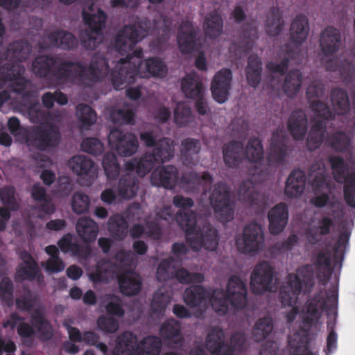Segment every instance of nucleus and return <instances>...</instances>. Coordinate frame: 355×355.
<instances>
[{"label":"nucleus","mask_w":355,"mask_h":355,"mask_svg":"<svg viewBox=\"0 0 355 355\" xmlns=\"http://www.w3.org/2000/svg\"><path fill=\"white\" fill-rule=\"evenodd\" d=\"M90 200L86 194L83 192H76L71 199V208L74 213L81 214L89 211Z\"/></svg>","instance_id":"774afa93"},{"label":"nucleus","mask_w":355,"mask_h":355,"mask_svg":"<svg viewBox=\"0 0 355 355\" xmlns=\"http://www.w3.org/2000/svg\"><path fill=\"white\" fill-rule=\"evenodd\" d=\"M309 32V26L307 17L302 14L297 15L291 25V41L297 46H300L306 40Z\"/></svg>","instance_id":"473e14b6"},{"label":"nucleus","mask_w":355,"mask_h":355,"mask_svg":"<svg viewBox=\"0 0 355 355\" xmlns=\"http://www.w3.org/2000/svg\"><path fill=\"white\" fill-rule=\"evenodd\" d=\"M232 73L230 69H223L216 73L211 85L213 98L218 103H225L231 87Z\"/></svg>","instance_id":"6ab92c4d"},{"label":"nucleus","mask_w":355,"mask_h":355,"mask_svg":"<svg viewBox=\"0 0 355 355\" xmlns=\"http://www.w3.org/2000/svg\"><path fill=\"white\" fill-rule=\"evenodd\" d=\"M309 106L316 116L313 120H323L327 122L335 119V112L327 103L320 100H313L310 102Z\"/></svg>","instance_id":"052dcab7"},{"label":"nucleus","mask_w":355,"mask_h":355,"mask_svg":"<svg viewBox=\"0 0 355 355\" xmlns=\"http://www.w3.org/2000/svg\"><path fill=\"white\" fill-rule=\"evenodd\" d=\"M264 236L261 226L251 223L243 229V235L236 241L238 250L243 254L257 252L262 249Z\"/></svg>","instance_id":"ddd939ff"},{"label":"nucleus","mask_w":355,"mask_h":355,"mask_svg":"<svg viewBox=\"0 0 355 355\" xmlns=\"http://www.w3.org/2000/svg\"><path fill=\"white\" fill-rule=\"evenodd\" d=\"M330 100L335 114L343 116L349 112L350 103L346 90L339 87L332 89Z\"/></svg>","instance_id":"4c0bfd02"},{"label":"nucleus","mask_w":355,"mask_h":355,"mask_svg":"<svg viewBox=\"0 0 355 355\" xmlns=\"http://www.w3.org/2000/svg\"><path fill=\"white\" fill-rule=\"evenodd\" d=\"M162 347L157 336H148L137 343L135 334L125 331L117 338L114 355H159Z\"/></svg>","instance_id":"6e6552de"},{"label":"nucleus","mask_w":355,"mask_h":355,"mask_svg":"<svg viewBox=\"0 0 355 355\" xmlns=\"http://www.w3.org/2000/svg\"><path fill=\"white\" fill-rule=\"evenodd\" d=\"M139 189V180L131 173L123 175L119 181L117 191L119 196L123 199L134 198Z\"/></svg>","instance_id":"ea45409f"},{"label":"nucleus","mask_w":355,"mask_h":355,"mask_svg":"<svg viewBox=\"0 0 355 355\" xmlns=\"http://www.w3.org/2000/svg\"><path fill=\"white\" fill-rule=\"evenodd\" d=\"M328 162L333 171L335 181L344 184L343 196L348 206L355 208V172L345 175L347 165L340 156L330 155Z\"/></svg>","instance_id":"9b49d317"},{"label":"nucleus","mask_w":355,"mask_h":355,"mask_svg":"<svg viewBox=\"0 0 355 355\" xmlns=\"http://www.w3.org/2000/svg\"><path fill=\"white\" fill-rule=\"evenodd\" d=\"M102 165L107 178L110 180H115L119 175L120 165L116 155L108 152L103 156Z\"/></svg>","instance_id":"680f3d73"},{"label":"nucleus","mask_w":355,"mask_h":355,"mask_svg":"<svg viewBox=\"0 0 355 355\" xmlns=\"http://www.w3.org/2000/svg\"><path fill=\"white\" fill-rule=\"evenodd\" d=\"M273 330V320L270 316L258 319L252 329V337L256 342L265 340Z\"/></svg>","instance_id":"5fc2aeb1"},{"label":"nucleus","mask_w":355,"mask_h":355,"mask_svg":"<svg viewBox=\"0 0 355 355\" xmlns=\"http://www.w3.org/2000/svg\"><path fill=\"white\" fill-rule=\"evenodd\" d=\"M309 180L315 189L324 187L327 185V173L322 161H317L312 164L309 171Z\"/></svg>","instance_id":"3c124183"},{"label":"nucleus","mask_w":355,"mask_h":355,"mask_svg":"<svg viewBox=\"0 0 355 355\" xmlns=\"http://www.w3.org/2000/svg\"><path fill=\"white\" fill-rule=\"evenodd\" d=\"M181 89L188 98L194 99L203 94L202 83L195 73H188L182 78Z\"/></svg>","instance_id":"37998d69"},{"label":"nucleus","mask_w":355,"mask_h":355,"mask_svg":"<svg viewBox=\"0 0 355 355\" xmlns=\"http://www.w3.org/2000/svg\"><path fill=\"white\" fill-rule=\"evenodd\" d=\"M175 259L169 257L161 260L156 271V278L158 282H165L174 279L176 267L174 265Z\"/></svg>","instance_id":"bf43d9fd"},{"label":"nucleus","mask_w":355,"mask_h":355,"mask_svg":"<svg viewBox=\"0 0 355 355\" xmlns=\"http://www.w3.org/2000/svg\"><path fill=\"white\" fill-rule=\"evenodd\" d=\"M193 121L191 108L185 103L179 102L174 110V122L180 127H184Z\"/></svg>","instance_id":"0e129e2a"},{"label":"nucleus","mask_w":355,"mask_h":355,"mask_svg":"<svg viewBox=\"0 0 355 355\" xmlns=\"http://www.w3.org/2000/svg\"><path fill=\"white\" fill-rule=\"evenodd\" d=\"M201 146L199 140L187 138L182 141L181 157L184 164H195Z\"/></svg>","instance_id":"de8ad7c7"},{"label":"nucleus","mask_w":355,"mask_h":355,"mask_svg":"<svg viewBox=\"0 0 355 355\" xmlns=\"http://www.w3.org/2000/svg\"><path fill=\"white\" fill-rule=\"evenodd\" d=\"M178 226L185 232L187 242L193 251L198 252L202 248L209 251L216 250L219 243L217 230L209 224L198 227L196 214L179 213Z\"/></svg>","instance_id":"39448f33"},{"label":"nucleus","mask_w":355,"mask_h":355,"mask_svg":"<svg viewBox=\"0 0 355 355\" xmlns=\"http://www.w3.org/2000/svg\"><path fill=\"white\" fill-rule=\"evenodd\" d=\"M157 162L149 153H145L140 159H133L126 163V169L135 171L140 177H144L155 166Z\"/></svg>","instance_id":"a18cd8bd"},{"label":"nucleus","mask_w":355,"mask_h":355,"mask_svg":"<svg viewBox=\"0 0 355 355\" xmlns=\"http://www.w3.org/2000/svg\"><path fill=\"white\" fill-rule=\"evenodd\" d=\"M211 207L218 220L222 223H227L234 218V205L231 201L230 191L224 182L214 184L209 195Z\"/></svg>","instance_id":"f8f14e48"},{"label":"nucleus","mask_w":355,"mask_h":355,"mask_svg":"<svg viewBox=\"0 0 355 355\" xmlns=\"http://www.w3.org/2000/svg\"><path fill=\"white\" fill-rule=\"evenodd\" d=\"M168 73L166 64L159 58H150L144 60V65L141 72L137 77L153 76L164 78Z\"/></svg>","instance_id":"58836bf2"},{"label":"nucleus","mask_w":355,"mask_h":355,"mask_svg":"<svg viewBox=\"0 0 355 355\" xmlns=\"http://www.w3.org/2000/svg\"><path fill=\"white\" fill-rule=\"evenodd\" d=\"M31 52V46L27 41L24 40L15 41L9 45L6 52V58L9 60L5 64H17L21 69L20 74H22L24 68L21 62L28 59Z\"/></svg>","instance_id":"393cba45"},{"label":"nucleus","mask_w":355,"mask_h":355,"mask_svg":"<svg viewBox=\"0 0 355 355\" xmlns=\"http://www.w3.org/2000/svg\"><path fill=\"white\" fill-rule=\"evenodd\" d=\"M108 142L110 147L123 157L132 155L137 152L139 146L137 138L134 134L124 132L118 128L110 131Z\"/></svg>","instance_id":"2eb2a0df"},{"label":"nucleus","mask_w":355,"mask_h":355,"mask_svg":"<svg viewBox=\"0 0 355 355\" xmlns=\"http://www.w3.org/2000/svg\"><path fill=\"white\" fill-rule=\"evenodd\" d=\"M196 33L191 21H184L178 28L177 42L183 54L191 53L196 45Z\"/></svg>","instance_id":"412c9836"},{"label":"nucleus","mask_w":355,"mask_h":355,"mask_svg":"<svg viewBox=\"0 0 355 355\" xmlns=\"http://www.w3.org/2000/svg\"><path fill=\"white\" fill-rule=\"evenodd\" d=\"M284 26L282 13L277 7H272L267 13L265 21L266 33L270 37L279 35Z\"/></svg>","instance_id":"a19ab883"},{"label":"nucleus","mask_w":355,"mask_h":355,"mask_svg":"<svg viewBox=\"0 0 355 355\" xmlns=\"http://www.w3.org/2000/svg\"><path fill=\"white\" fill-rule=\"evenodd\" d=\"M269 231L272 235H277L286 227L288 220V210L286 203L280 202L274 206L268 212Z\"/></svg>","instance_id":"b1692460"},{"label":"nucleus","mask_w":355,"mask_h":355,"mask_svg":"<svg viewBox=\"0 0 355 355\" xmlns=\"http://www.w3.org/2000/svg\"><path fill=\"white\" fill-rule=\"evenodd\" d=\"M119 266L110 260L103 259L96 265L95 270L89 274L90 280L94 284L108 283L119 276Z\"/></svg>","instance_id":"5701e85b"},{"label":"nucleus","mask_w":355,"mask_h":355,"mask_svg":"<svg viewBox=\"0 0 355 355\" xmlns=\"http://www.w3.org/2000/svg\"><path fill=\"white\" fill-rule=\"evenodd\" d=\"M47 39L51 46L67 51L73 49L77 47L78 44L76 37L71 33L66 31L51 32L48 35Z\"/></svg>","instance_id":"72a5a7b5"},{"label":"nucleus","mask_w":355,"mask_h":355,"mask_svg":"<svg viewBox=\"0 0 355 355\" xmlns=\"http://www.w3.org/2000/svg\"><path fill=\"white\" fill-rule=\"evenodd\" d=\"M306 177L300 169H294L289 174L285 186L284 193L287 198L300 197L305 189Z\"/></svg>","instance_id":"cd10ccee"},{"label":"nucleus","mask_w":355,"mask_h":355,"mask_svg":"<svg viewBox=\"0 0 355 355\" xmlns=\"http://www.w3.org/2000/svg\"><path fill=\"white\" fill-rule=\"evenodd\" d=\"M287 126L295 140H303L307 132L306 114L299 110L293 111L288 120Z\"/></svg>","instance_id":"7c9ffc66"},{"label":"nucleus","mask_w":355,"mask_h":355,"mask_svg":"<svg viewBox=\"0 0 355 355\" xmlns=\"http://www.w3.org/2000/svg\"><path fill=\"white\" fill-rule=\"evenodd\" d=\"M94 3H90L87 10L83 9L82 12L83 19L89 30L80 35L82 46L87 50L95 49L103 40V29L105 26L107 19L106 14L101 9L94 12Z\"/></svg>","instance_id":"1a4fd4ad"},{"label":"nucleus","mask_w":355,"mask_h":355,"mask_svg":"<svg viewBox=\"0 0 355 355\" xmlns=\"http://www.w3.org/2000/svg\"><path fill=\"white\" fill-rule=\"evenodd\" d=\"M159 334L161 338L173 347L182 345L184 338L181 333L180 323L170 318L166 320L160 327Z\"/></svg>","instance_id":"a878e982"},{"label":"nucleus","mask_w":355,"mask_h":355,"mask_svg":"<svg viewBox=\"0 0 355 355\" xmlns=\"http://www.w3.org/2000/svg\"><path fill=\"white\" fill-rule=\"evenodd\" d=\"M32 70L38 77L51 76L57 84L75 83L89 85L100 82L109 71L106 58L95 54L89 67L79 61L59 60L51 55H39L32 64Z\"/></svg>","instance_id":"f257e3e1"},{"label":"nucleus","mask_w":355,"mask_h":355,"mask_svg":"<svg viewBox=\"0 0 355 355\" xmlns=\"http://www.w3.org/2000/svg\"><path fill=\"white\" fill-rule=\"evenodd\" d=\"M148 31L140 24L126 25L117 33L114 40L116 50L121 54L128 53L124 58L116 62L110 73V79L116 89H122L127 85L133 84L137 76L141 72L144 60L143 50H133L136 44L147 36Z\"/></svg>","instance_id":"f03ea898"},{"label":"nucleus","mask_w":355,"mask_h":355,"mask_svg":"<svg viewBox=\"0 0 355 355\" xmlns=\"http://www.w3.org/2000/svg\"><path fill=\"white\" fill-rule=\"evenodd\" d=\"M182 181L194 190L205 191L207 187L212 184L213 178L207 171L203 172L202 175L193 171L184 175Z\"/></svg>","instance_id":"49530a36"},{"label":"nucleus","mask_w":355,"mask_h":355,"mask_svg":"<svg viewBox=\"0 0 355 355\" xmlns=\"http://www.w3.org/2000/svg\"><path fill=\"white\" fill-rule=\"evenodd\" d=\"M149 153L154 157L157 164L168 162L174 157V141L168 137L160 139L157 141V145L153 149L152 153Z\"/></svg>","instance_id":"c9c22d12"},{"label":"nucleus","mask_w":355,"mask_h":355,"mask_svg":"<svg viewBox=\"0 0 355 355\" xmlns=\"http://www.w3.org/2000/svg\"><path fill=\"white\" fill-rule=\"evenodd\" d=\"M31 136L33 144L40 150L56 147L60 141V132L53 123H46L35 127L32 130Z\"/></svg>","instance_id":"dca6fc26"},{"label":"nucleus","mask_w":355,"mask_h":355,"mask_svg":"<svg viewBox=\"0 0 355 355\" xmlns=\"http://www.w3.org/2000/svg\"><path fill=\"white\" fill-rule=\"evenodd\" d=\"M174 279L182 284H190L202 282L204 275L200 272H191L184 268H176Z\"/></svg>","instance_id":"338daca9"},{"label":"nucleus","mask_w":355,"mask_h":355,"mask_svg":"<svg viewBox=\"0 0 355 355\" xmlns=\"http://www.w3.org/2000/svg\"><path fill=\"white\" fill-rule=\"evenodd\" d=\"M277 55L281 59V61L279 62L274 61L268 62L266 64V68L272 73L284 76L288 69L291 60L295 58V50L291 44H286L280 48Z\"/></svg>","instance_id":"c85d7f7f"},{"label":"nucleus","mask_w":355,"mask_h":355,"mask_svg":"<svg viewBox=\"0 0 355 355\" xmlns=\"http://www.w3.org/2000/svg\"><path fill=\"white\" fill-rule=\"evenodd\" d=\"M76 114L83 127H89L96 121L97 116L95 110L86 104L81 103L77 106Z\"/></svg>","instance_id":"69168bd1"},{"label":"nucleus","mask_w":355,"mask_h":355,"mask_svg":"<svg viewBox=\"0 0 355 355\" xmlns=\"http://www.w3.org/2000/svg\"><path fill=\"white\" fill-rule=\"evenodd\" d=\"M69 167L77 175L90 174L94 168V162L85 155H75L68 162Z\"/></svg>","instance_id":"6e6d98bb"},{"label":"nucleus","mask_w":355,"mask_h":355,"mask_svg":"<svg viewBox=\"0 0 355 355\" xmlns=\"http://www.w3.org/2000/svg\"><path fill=\"white\" fill-rule=\"evenodd\" d=\"M223 156L225 166L231 168H238L244 157L252 163L259 164L263 159V147L258 137H250L245 149L244 142L232 140L223 146Z\"/></svg>","instance_id":"0eeeda50"},{"label":"nucleus","mask_w":355,"mask_h":355,"mask_svg":"<svg viewBox=\"0 0 355 355\" xmlns=\"http://www.w3.org/2000/svg\"><path fill=\"white\" fill-rule=\"evenodd\" d=\"M128 228V222L121 215L114 214L109 218L107 230L115 240H123L127 236Z\"/></svg>","instance_id":"8fccbe9b"},{"label":"nucleus","mask_w":355,"mask_h":355,"mask_svg":"<svg viewBox=\"0 0 355 355\" xmlns=\"http://www.w3.org/2000/svg\"><path fill=\"white\" fill-rule=\"evenodd\" d=\"M245 73L248 84L252 87H257L261 82L262 73V61L257 55L252 54L249 56Z\"/></svg>","instance_id":"c03bdc74"},{"label":"nucleus","mask_w":355,"mask_h":355,"mask_svg":"<svg viewBox=\"0 0 355 355\" xmlns=\"http://www.w3.org/2000/svg\"><path fill=\"white\" fill-rule=\"evenodd\" d=\"M273 277V268L268 261L258 263L251 275L250 287L252 293L260 295L270 291Z\"/></svg>","instance_id":"f3484780"},{"label":"nucleus","mask_w":355,"mask_h":355,"mask_svg":"<svg viewBox=\"0 0 355 355\" xmlns=\"http://www.w3.org/2000/svg\"><path fill=\"white\" fill-rule=\"evenodd\" d=\"M225 332L214 327L209 332L205 342L206 349L211 355H234L235 351L242 352L245 347V337L242 333L232 335L230 344L225 343Z\"/></svg>","instance_id":"9d476101"},{"label":"nucleus","mask_w":355,"mask_h":355,"mask_svg":"<svg viewBox=\"0 0 355 355\" xmlns=\"http://www.w3.org/2000/svg\"><path fill=\"white\" fill-rule=\"evenodd\" d=\"M239 198L250 207L262 208L264 205L263 196L255 190L254 184L250 180H243L239 185Z\"/></svg>","instance_id":"bb28decb"},{"label":"nucleus","mask_w":355,"mask_h":355,"mask_svg":"<svg viewBox=\"0 0 355 355\" xmlns=\"http://www.w3.org/2000/svg\"><path fill=\"white\" fill-rule=\"evenodd\" d=\"M248 288L245 283L238 276H232L227 282L226 291L216 288L212 291L210 302L213 309L220 315H225L229 305L236 309H243L247 304Z\"/></svg>","instance_id":"423d86ee"},{"label":"nucleus","mask_w":355,"mask_h":355,"mask_svg":"<svg viewBox=\"0 0 355 355\" xmlns=\"http://www.w3.org/2000/svg\"><path fill=\"white\" fill-rule=\"evenodd\" d=\"M327 122L323 120H312V125L308 133L306 146L309 151L320 148L327 134Z\"/></svg>","instance_id":"c756f323"},{"label":"nucleus","mask_w":355,"mask_h":355,"mask_svg":"<svg viewBox=\"0 0 355 355\" xmlns=\"http://www.w3.org/2000/svg\"><path fill=\"white\" fill-rule=\"evenodd\" d=\"M338 300V286L333 285L326 293L324 297L320 291L312 297L307 300L302 309V329L309 332L316 324L323 311L327 315V328L329 332L336 331L337 320V307Z\"/></svg>","instance_id":"7ed1b4c3"},{"label":"nucleus","mask_w":355,"mask_h":355,"mask_svg":"<svg viewBox=\"0 0 355 355\" xmlns=\"http://www.w3.org/2000/svg\"><path fill=\"white\" fill-rule=\"evenodd\" d=\"M334 227V220L329 216H322L318 222V225L311 228L308 232V236L310 241L316 244L321 241L322 236H326L331 232V230Z\"/></svg>","instance_id":"09e8293b"},{"label":"nucleus","mask_w":355,"mask_h":355,"mask_svg":"<svg viewBox=\"0 0 355 355\" xmlns=\"http://www.w3.org/2000/svg\"><path fill=\"white\" fill-rule=\"evenodd\" d=\"M259 38L258 29L249 21L244 23L239 31V42L242 50L249 53Z\"/></svg>","instance_id":"79ce46f5"},{"label":"nucleus","mask_w":355,"mask_h":355,"mask_svg":"<svg viewBox=\"0 0 355 355\" xmlns=\"http://www.w3.org/2000/svg\"><path fill=\"white\" fill-rule=\"evenodd\" d=\"M120 291L127 296L138 294L141 288V281L139 275L134 272H125L117 276Z\"/></svg>","instance_id":"2f4dec72"},{"label":"nucleus","mask_w":355,"mask_h":355,"mask_svg":"<svg viewBox=\"0 0 355 355\" xmlns=\"http://www.w3.org/2000/svg\"><path fill=\"white\" fill-rule=\"evenodd\" d=\"M301 316L302 317V314ZM300 329L304 332L303 334L296 332L288 338V346L292 355H300L307 343L308 332L304 331L302 324H301Z\"/></svg>","instance_id":"e2e57ef3"},{"label":"nucleus","mask_w":355,"mask_h":355,"mask_svg":"<svg viewBox=\"0 0 355 355\" xmlns=\"http://www.w3.org/2000/svg\"><path fill=\"white\" fill-rule=\"evenodd\" d=\"M326 145L337 153H347L351 150L352 138L345 131L336 130L326 137Z\"/></svg>","instance_id":"e433bc0d"},{"label":"nucleus","mask_w":355,"mask_h":355,"mask_svg":"<svg viewBox=\"0 0 355 355\" xmlns=\"http://www.w3.org/2000/svg\"><path fill=\"white\" fill-rule=\"evenodd\" d=\"M31 322H21L17 327V333L22 338H31L35 334V329L45 338L49 339L53 335L52 327L49 322L44 318L43 313L39 310H35L31 317Z\"/></svg>","instance_id":"4468645a"},{"label":"nucleus","mask_w":355,"mask_h":355,"mask_svg":"<svg viewBox=\"0 0 355 355\" xmlns=\"http://www.w3.org/2000/svg\"><path fill=\"white\" fill-rule=\"evenodd\" d=\"M314 284V272L310 265L302 266L297 269L295 273L287 275L286 282L280 288L279 294L282 305L292 307L286 315L287 324H292L300 313L299 308L295 305L302 290L304 293H309Z\"/></svg>","instance_id":"20e7f679"},{"label":"nucleus","mask_w":355,"mask_h":355,"mask_svg":"<svg viewBox=\"0 0 355 355\" xmlns=\"http://www.w3.org/2000/svg\"><path fill=\"white\" fill-rule=\"evenodd\" d=\"M30 259L31 262L19 266V268L17 271L16 278L19 281L37 280L38 282H40L43 280V276L34 259Z\"/></svg>","instance_id":"864d4df0"},{"label":"nucleus","mask_w":355,"mask_h":355,"mask_svg":"<svg viewBox=\"0 0 355 355\" xmlns=\"http://www.w3.org/2000/svg\"><path fill=\"white\" fill-rule=\"evenodd\" d=\"M76 230L78 236L85 243H91L97 237L98 225L90 218L81 217L77 221Z\"/></svg>","instance_id":"f704fd0d"},{"label":"nucleus","mask_w":355,"mask_h":355,"mask_svg":"<svg viewBox=\"0 0 355 355\" xmlns=\"http://www.w3.org/2000/svg\"><path fill=\"white\" fill-rule=\"evenodd\" d=\"M178 178V171L175 166L173 165L159 166L153 171L151 182L157 187L172 189L176 185Z\"/></svg>","instance_id":"4be33fe9"},{"label":"nucleus","mask_w":355,"mask_h":355,"mask_svg":"<svg viewBox=\"0 0 355 355\" xmlns=\"http://www.w3.org/2000/svg\"><path fill=\"white\" fill-rule=\"evenodd\" d=\"M287 157V146L285 137L282 132L276 130L272 132L268 154L266 157L269 166H278L285 162Z\"/></svg>","instance_id":"aec40b11"},{"label":"nucleus","mask_w":355,"mask_h":355,"mask_svg":"<svg viewBox=\"0 0 355 355\" xmlns=\"http://www.w3.org/2000/svg\"><path fill=\"white\" fill-rule=\"evenodd\" d=\"M342 46V35L339 29L329 26L320 34V47L326 58L335 55Z\"/></svg>","instance_id":"a211bd4d"},{"label":"nucleus","mask_w":355,"mask_h":355,"mask_svg":"<svg viewBox=\"0 0 355 355\" xmlns=\"http://www.w3.org/2000/svg\"><path fill=\"white\" fill-rule=\"evenodd\" d=\"M208 297L206 290L200 285L187 288L184 294L185 303L191 307L200 306Z\"/></svg>","instance_id":"13d9d810"},{"label":"nucleus","mask_w":355,"mask_h":355,"mask_svg":"<svg viewBox=\"0 0 355 355\" xmlns=\"http://www.w3.org/2000/svg\"><path fill=\"white\" fill-rule=\"evenodd\" d=\"M302 83V75L300 71L292 69L286 75L282 88L288 97H293L299 92Z\"/></svg>","instance_id":"603ef678"},{"label":"nucleus","mask_w":355,"mask_h":355,"mask_svg":"<svg viewBox=\"0 0 355 355\" xmlns=\"http://www.w3.org/2000/svg\"><path fill=\"white\" fill-rule=\"evenodd\" d=\"M223 21L221 16L217 12H211L206 17L203 28L206 36L216 38L223 31Z\"/></svg>","instance_id":"4d7b16f0"}]
</instances>
